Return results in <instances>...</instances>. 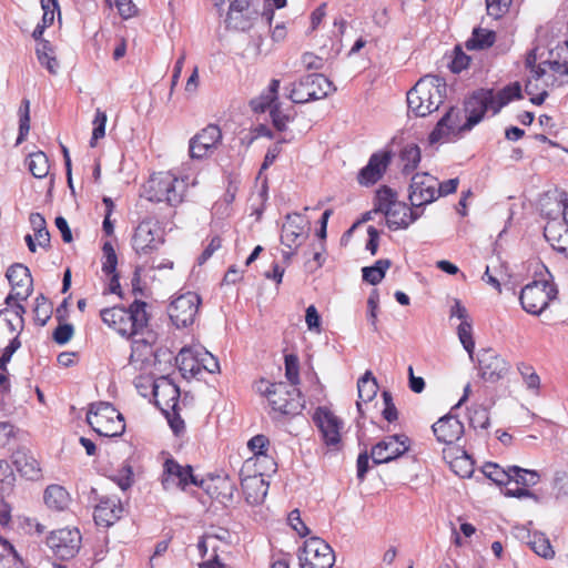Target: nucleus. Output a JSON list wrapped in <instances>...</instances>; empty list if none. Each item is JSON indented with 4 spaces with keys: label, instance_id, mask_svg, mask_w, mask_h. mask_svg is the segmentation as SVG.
<instances>
[{
    "label": "nucleus",
    "instance_id": "f257e3e1",
    "mask_svg": "<svg viewBox=\"0 0 568 568\" xmlns=\"http://www.w3.org/2000/svg\"><path fill=\"white\" fill-rule=\"evenodd\" d=\"M536 62V50H531L526 57L531 79L527 81L525 90L531 95L530 101L540 105L548 95L545 88L561 85L568 75V41L550 50L547 60L538 64Z\"/></svg>",
    "mask_w": 568,
    "mask_h": 568
},
{
    "label": "nucleus",
    "instance_id": "f03ea898",
    "mask_svg": "<svg viewBox=\"0 0 568 568\" xmlns=\"http://www.w3.org/2000/svg\"><path fill=\"white\" fill-rule=\"evenodd\" d=\"M447 94V84L438 75L427 74L407 92L408 109L416 116H426L438 110Z\"/></svg>",
    "mask_w": 568,
    "mask_h": 568
},
{
    "label": "nucleus",
    "instance_id": "7ed1b4c3",
    "mask_svg": "<svg viewBox=\"0 0 568 568\" xmlns=\"http://www.w3.org/2000/svg\"><path fill=\"white\" fill-rule=\"evenodd\" d=\"M145 308V302L134 301L128 308L121 306L103 308L100 316L105 325L129 338L138 336L141 329L145 328L149 322Z\"/></svg>",
    "mask_w": 568,
    "mask_h": 568
},
{
    "label": "nucleus",
    "instance_id": "20e7f679",
    "mask_svg": "<svg viewBox=\"0 0 568 568\" xmlns=\"http://www.w3.org/2000/svg\"><path fill=\"white\" fill-rule=\"evenodd\" d=\"M255 390L266 397L274 413L282 416H296L304 408V399L300 389L284 382L270 383L260 379L254 385Z\"/></svg>",
    "mask_w": 568,
    "mask_h": 568
},
{
    "label": "nucleus",
    "instance_id": "39448f33",
    "mask_svg": "<svg viewBox=\"0 0 568 568\" xmlns=\"http://www.w3.org/2000/svg\"><path fill=\"white\" fill-rule=\"evenodd\" d=\"M186 184L170 172L153 174L143 185L142 195L151 202H166L175 206L183 201Z\"/></svg>",
    "mask_w": 568,
    "mask_h": 568
},
{
    "label": "nucleus",
    "instance_id": "423d86ee",
    "mask_svg": "<svg viewBox=\"0 0 568 568\" xmlns=\"http://www.w3.org/2000/svg\"><path fill=\"white\" fill-rule=\"evenodd\" d=\"M87 420L100 436L116 437L125 430L123 416L110 403L99 402L92 404L87 415Z\"/></svg>",
    "mask_w": 568,
    "mask_h": 568
},
{
    "label": "nucleus",
    "instance_id": "0eeeda50",
    "mask_svg": "<svg viewBox=\"0 0 568 568\" xmlns=\"http://www.w3.org/2000/svg\"><path fill=\"white\" fill-rule=\"evenodd\" d=\"M558 291L554 283L548 281H534L520 292L521 307L531 315H539L549 303L557 297Z\"/></svg>",
    "mask_w": 568,
    "mask_h": 568
},
{
    "label": "nucleus",
    "instance_id": "6e6552de",
    "mask_svg": "<svg viewBox=\"0 0 568 568\" xmlns=\"http://www.w3.org/2000/svg\"><path fill=\"white\" fill-rule=\"evenodd\" d=\"M332 82L320 73L307 74L292 84L290 99L294 103H306L312 100H320L334 91Z\"/></svg>",
    "mask_w": 568,
    "mask_h": 568
},
{
    "label": "nucleus",
    "instance_id": "1a4fd4ad",
    "mask_svg": "<svg viewBox=\"0 0 568 568\" xmlns=\"http://www.w3.org/2000/svg\"><path fill=\"white\" fill-rule=\"evenodd\" d=\"M163 232L151 220H143L135 227L131 239V245L140 257L149 256L156 252L163 244Z\"/></svg>",
    "mask_w": 568,
    "mask_h": 568
},
{
    "label": "nucleus",
    "instance_id": "9d476101",
    "mask_svg": "<svg viewBox=\"0 0 568 568\" xmlns=\"http://www.w3.org/2000/svg\"><path fill=\"white\" fill-rule=\"evenodd\" d=\"M130 338H132V346L129 364L136 371L148 369L155 359V333L149 329L146 325L138 336H131Z\"/></svg>",
    "mask_w": 568,
    "mask_h": 568
},
{
    "label": "nucleus",
    "instance_id": "9b49d317",
    "mask_svg": "<svg viewBox=\"0 0 568 568\" xmlns=\"http://www.w3.org/2000/svg\"><path fill=\"white\" fill-rule=\"evenodd\" d=\"M463 118V110L450 106L430 132L429 143H447L458 139L462 132L467 131Z\"/></svg>",
    "mask_w": 568,
    "mask_h": 568
},
{
    "label": "nucleus",
    "instance_id": "f8f14e48",
    "mask_svg": "<svg viewBox=\"0 0 568 568\" xmlns=\"http://www.w3.org/2000/svg\"><path fill=\"white\" fill-rule=\"evenodd\" d=\"M82 536L78 528H61L50 532L47 545L61 560L73 558L81 548Z\"/></svg>",
    "mask_w": 568,
    "mask_h": 568
},
{
    "label": "nucleus",
    "instance_id": "ddd939ff",
    "mask_svg": "<svg viewBox=\"0 0 568 568\" xmlns=\"http://www.w3.org/2000/svg\"><path fill=\"white\" fill-rule=\"evenodd\" d=\"M302 568H332L335 556L332 547L323 539L314 537L304 542L298 556Z\"/></svg>",
    "mask_w": 568,
    "mask_h": 568
},
{
    "label": "nucleus",
    "instance_id": "4468645a",
    "mask_svg": "<svg viewBox=\"0 0 568 568\" xmlns=\"http://www.w3.org/2000/svg\"><path fill=\"white\" fill-rule=\"evenodd\" d=\"M494 90L480 89L475 91L465 103L463 114H466L465 126L466 130H471L478 124L487 112L493 115L497 114L500 110H495Z\"/></svg>",
    "mask_w": 568,
    "mask_h": 568
},
{
    "label": "nucleus",
    "instance_id": "2eb2a0df",
    "mask_svg": "<svg viewBox=\"0 0 568 568\" xmlns=\"http://www.w3.org/2000/svg\"><path fill=\"white\" fill-rule=\"evenodd\" d=\"M510 363L493 348H481L477 354L479 376L488 383H497L510 371Z\"/></svg>",
    "mask_w": 568,
    "mask_h": 568
},
{
    "label": "nucleus",
    "instance_id": "dca6fc26",
    "mask_svg": "<svg viewBox=\"0 0 568 568\" xmlns=\"http://www.w3.org/2000/svg\"><path fill=\"white\" fill-rule=\"evenodd\" d=\"M201 297L194 292H186L175 297L169 306V316L173 324L180 327H186L194 323Z\"/></svg>",
    "mask_w": 568,
    "mask_h": 568
},
{
    "label": "nucleus",
    "instance_id": "f3484780",
    "mask_svg": "<svg viewBox=\"0 0 568 568\" xmlns=\"http://www.w3.org/2000/svg\"><path fill=\"white\" fill-rule=\"evenodd\" d=\"M222 142V131L216 124H209L189 141V154L193 160L210 156Z\"/></svg>",
    "mask_w": 568,
    "mask_h": 568
},
{
    "label": "nucleus",
    "instance_id": "a211bd4d",
    "mask_svg": "<svg viewBox=\"0 0 568 568\" xmlns=\"http://www.w3.org/2000/svg\"><path fill=\"white\" fill-rule=\"evenodd\" d=\"M438 180L428 173H416L409 185V201L413 207L420 209L437 200Z\"/></svg>",
    "mask_w": 568,
    "mask_h": 568
},
{
    "label": "nucleus",
    "instance_id": "6ab92c4d",
    "mask_svg": "<svg viewBox=\"0 0 568 568\" xmlns=\"http://www.w3.org/2000/svg\"><path fill=\"white\" fill-rule=\"evenodd\" d=\"M409 448V438L405 435H390L373 446L371 457L375 464L389 463L404 455Z\"/></svg>",
    "mask_w": 568,
    "mask_h": 568
},
{
    "label": "nucleus",
    "instance_id": "aec40b11",
    "mask_svg": "<svg viewBox=\"0 0 568 568\" xmlns=\"http://www.w3.org/2000/svg\"><path fill=\"white\" fill-rule=\"evenodd\" d=\"M190 484L201 486L190 465L182 466L174 459H166L163 466L162 485L169 490L173 487L185 489Z\"/></svg>",
    "mask_w": 568,
    "mask_h": 568
},
{
    "label": "nucleus",
    "instance_id": "412c9836",
    "mask_svg": "<svg viewBox=\"0 0 568 568\" xmlns=\"http://www.w3.org/2000/svg\"><path fill=\"white\" fill-rule=\"evenodd\" d=\"M7 278L12 292L7 296L6 304L10 305L13 300H27L32 292V277L27 266L14 264L7 271Z\"/></svg>",
    "mask_w": 568,
    "mask_h": 568
},
{
    "label": "nucleus",
    "instance_id": "4be33fe9",
    "mask_svg": "<svg viewBox=\"0 0 568 568\" xmlns=\"http://www.w3.org/2000/svg\"><path fill=\"white\" fill-rule=\"evenodd\" d=\"M153 395L156 406L163 414L179 409L180 388L166 376L154 381Z\"/></svg>",
    "mask_w": 568,
    "mask_h": 568
},
{
    "label": "nucleus",
    "instance_id": "5701e85b",
    "mask_svg": "<svg viewBox=\"0 0 568 568\" xmlns=\"http://www.w3.org/2000/svg\"><path fill=\"white\" fill-rule=\"evenodd\" d=\"M326 445L335 446L341 440L342 422L326 407H318L313 416Z\"/></svg>",
    "mask_w": 568,
    "mask_h": 568
},
{
    "label": "nucleus",
    "instance_id": "b1692460",
    "mask_svg": "<svg viewBox=\"0 0 568 568\" xmlns=\"http://www.w3.org/2000/svg\"><path fill=\"white\" fill-rule=\"evenodd\" d=\"M392 156L389 152H377L371 155L368 163L357 174V182L363 186L377 183L386 172Z\"/></svg>",
    "mask_w": 568,
    "mask_h": 568
},
{
    "label": "nucleus",
    "instance_id": "393cba45",
    "mask_svg": "<svg viewBox=\"0 0 568 568\" xmlns=\"http://www.w3.org/2000/svg\"><path fill=\"white\" fill-rule=\"evenodd\" d=\"M307 236V222L298 213L287 214L282 226L281 241L285 246L298 247Z\"/></svg>",
    "mask_w": 568,
    "mask_h": 568
},
{
    "label": "nucleus",
    "instance_id": "a878e982",
    "mask_svg": "<svg viewBox=\"0 0 568 568\" xmlns=\"http://www.w3.org/2000/svg\"><path fill=\"white\" fill-rule=\"evenodd\" d=\"M270 471H263L262 468L255 469L253 475H247L242 478L241 486L245 500L251 505L261 504L268 490V483L264 479V476Z\"/></svg>",
    "mask_w": 568,
    "mask_h": 568
},
{
    "label": "nucleus",
    "instance_id": "bb28decb",
    "mask_svg": "<svg viewBox=\"0 0 568 568\" xmlns=\"http://www.w3.org/2000/svg\"><path fill=\"white\" fill-rule=\"evenodd\" d=\"M247 446L253 453V457L246 462V467L253 462L254 466L262 468L263 471H275L276 463L274 458L268 455L270 440L266 436L256 435L252 437Z\"/></svg>",
    "mask_w": 568,
    "mask_h": 568
},
{
    "label": "nucleus",
    "instance_id": "cd10ccee",
    "mask_svg": "<svg viewBox=\"0 0 568 568\" xmlns=\"http://www.w3.org/2000/svg\"><path fill=\"white\" fill-rule=\"evenodd\" d=\"M123 514V506L118 497H103L94 508V521L99 526L110 527Z\"/></svg>",
    "mask_w": 568,
    "mask_h": 568
},
{
    "label": "nucleus",
    "instance_id": "c85d7f7f",
    "mask_svg": "<svg viewBox=\"0 0 568 568\" xmlns=\"http://www.w3.org/2000/svg\"><path fill=\"white\" fill-rule=\"evenodd\" d=\"M432 428L437 440L447 445L455 443L464 434L463 423L452 415L439 418Z\"/></svg>",
    "mask_w": 568,
    "mask_h": 568
},
{
    "label": "nucleus",
    "instance_id": "c756f323",
    "mask_svg": "<svg viewBox=\"0 0 568 568\" xmlns=\"http://www.w3.org/2000/svg\"><path fill=\"white\" fill-rule=\"evenodd\" d=\"M423 211L419 209H410L405 203L398 201V203L384 215L387 226L392 230H398L407 229L412 223L420 217Z\"/></svg>",
    "mask_w": 568,
    "mask_h": 568
},
{
    "label": "nucleus",
    "instance_id": "7c9ffc66",
    "mask_svg": "<svg viewBox=\"0 0 568 568\" xmlns=\"http://www.w3.org/2000/svg\"><path fill=\"white\" fill-rule=\"evenodd\" d=\"M12 459L21 476L30 480H37L41 477L40 464L30 450L19 448L13 453Z\"/></svg>",
    "mask_w": 568,
    "mask_h": 568
},
{
    "label": "nucleus",
    "instance_id": "2f4dec72",
    "mask_svg": "<svg viewBox=\"0 0 568 568\" xmlns=\"http://www.w3.org/2000/svg\"><path fill=\"white\" fill-rule=\"evenodd\" d=\"M43 499L48 508L55 511L65 510L71 503L70 494L60 485H49L44 490Z\"/></svg>",
    "mask_w": 568,
    "mask_h": 568
},
{
    "label": "nucleus",
    "instance_id": "473e14b6",
    "mask_svg": "<svg viewBox=\"0 0 568 568\" xmlns=\"http://www.w3.org/2000/svg\"><path fill=\"white\" fill-rule=\"evenodd\" d=\"M358 400L357 410L362 414V403L371 402L377 394L378 385L372 372L367 371L357 382Z\"/></svg>",
    "mask_w": 568,
    "mask_h": 568
},
{
    "label": "nucleus",
    "instance_id": "72a5a7b5",
    "mask_svg": "<svg viewBox=\"0 0 568 568\" xmlns=\"http://www.w3.org/2000/svg\"><path fill=\"white\" fill-rule=\"evenodd\" d=\"M24 327V320L16 316V318H10L8 316V312L6 310H0V344L6 339H11L10 337L20 335Z\"/></svg>",
    "mask_w": 568,
    "mask_h": 568
},
{
    "label": "nucleus",
    "instance_id": "f704fd0d",
    "mask_svg": "<svg viewBox=\"0 0 568 568\" xmlns=\"http://www.w3.org/2000/svg\"><path fill=\"white\" fill-rule=\"evenodd\" d=\"M397 203V192L386 185H383L376 191L373 212L386 214L387 211L394 207Z\"/></svg>",
    "mask_w": 568,
    "mask_h": 568
},
{
    "label": "nucleus",
    "instance_id": "c9c22d12",
    "mask_svg": "<svg viewBox=\"0 0 568 568\" xmlns=\"http://www.w3.org/2000/svg\"><path fill=\"white\" fill-rule=\"evenodd\" d=\"M36 53L39 62L43 65L51 74H55L59 69V62L55 58L54 49L47 40L39 41Z\"/></svg>",
    "mask_w": 568,
    "mask_h": 568
},
{
    "label": "nucleus",
    "instance_id": "e433bc0d",
    "mask_svg": "<svg viewBox=\"0 0 568 568\" xmlns=\"http://www.w3.org/2000/svg\"><path fill=\"white\" fill-rule=\"evenodd\" d=\"M496 34L494 31L475 28L471 37L466 41L465 47L467 50H484L494 44Z\"/></svg>",
    "mask_w": 568,
    "mask_h": 568
},
{
    "label": "nucleus",
    "instance_id": "4c0bfd02",
    "mask_svg": "<svg viewBox=\"0 0 568 568\" xmlns=\"http://www.w3.org/2000/svg\"><path fill=\"white\" fill-rule=\"evenodd\" d=\"M280 89V81L273 79L268 85L266 92H263L257 99L251 102V105L256 112H264L266 109L274 108L277 100V93Z\"/></svg>",
    "mask_w": 568,
    "mask_h": 568
},
{
    "label": "nucleus",
    "instance_id": "58836bf2",
    "mask_svg": "<svg viewBox=\"0 0 568 568\" xmlns=\"http://www.w3.org/2000/svg\"><path fill=\"white\" fill-rule=\"evenodd\" d=\"M390 265V260L381 258L376 261L374 265L363 267V280L372 285L381 283Z\"/></svg>",
    "mask_w": 568,
    "mask_h": 568
},
{
    "label": "nucleus",
    "instance_id": "ea45409f",
    "mask_svg": "<svg viewBox=\"0 0 568 568\" xmlns=\"http://www.w3.org/2000/svg\"><path fill=\"white\" fill-rule=\"evenodd\" d=\"M30 173L37 179H43L49 173V160L42 151L31 153L27 159Z\"/></svg>",
    "mask_w": 568,
    "mask_h": 568
},
{
    "label": "nucleus",
    "instance_id": "a19ab883",
    "mask_svg": "<svg viewBox=\"0 0 568 568\" xmlns=\"http://www.w3.org/2000/svg\"><path fill=\"white\" fill-rule=\"evenodd\" d=\"M511 483L518 486L532 487L540 480V475L536 470L510 466Z\"/></svg>",
    "mask_w": 568,
    "mask_h": 568
},
{
    "label": "nucleus",
    "instance_id": "79ce46f5",
    "mask_svg": "<svg viewBox=\"0 0 568 568\" xmlns=\"http://www.w3.org/2000/svg\"><path fill=\"white\" fill-rule=\"evenodd\" d=\"M250 4L251 0H234L230 4V10L227 13V21L232 23L235 28L246 29L250 26L245 22L240 21V16L244 13H250Z\"/></svg>",
    "mask_w": 568,
    "mask_h": 568
},
{
    "label": "nucleus",
    "instance_id": "37998d69",
    "mask_svg": "<svg viewBox=\"0 0 568 568\" xmlns=\"http://www.w3.org/2000/svg\"><path fill=\"white\" fill-rule=\"evenodd\" d=\"M483 473L497 485H508L511 483L510 466L504 468L496 463H486L483 466Z\"/></svg>",
    "mask_w": 568,
    "mask_h": 568
},
{
    "label": "nucleus",
    "instance_id": "c03bdc74",
    "mask_svg": "<svg viewBox=\"0 0 568 568\" xmlns=\"http://www.w3.org/2000/svg\"><path fill=\"white\" fill-rule=\"evenodd\" d=\"M403 172L409 173L415 170L420 162V149L416 144H407L400 152Z\"/></svg>",
    "mask_w": 568,
    "mask_h": 568
},
{
    "label": "nucleus",
    "instance_id": "a18cd8bd",
    "mask_svg": "<svg viewBox=\"0 0 568 568\" xmlns=\"http://www.w3.org/2000/svg\"><path fill=\"white\" fill-rule=\"evenodd\" d=\"M469 425L474 429H487L489 427V414L483 405H473L468 409Z\"/></svg>",
    "mask_w": 568,
    "mask_h": 568
},
{
    "label": "nucleus",
    "instance_id": "49530a36",
    "mask_svg": "<svg viewBox=\"0 0 568 568\" xmlns=\"http://www.w3.org/2000/svg\"><path fill=\"white\" fill-rule=\"evenodd\" d=\"M528 545L531 548V550H534V552H536L538 556L542 558H552L555 555L552 547L549 542V539L546 538V536L542 534H534L530 537Z\"/></svg>",
    "mask_w": 568,
    "mask_h": 568
},
{
    "label": "nucleus",
    "instance_id": "de8ad7c7",
    "mask_svg": "<svg viewBox=\"0 0 568 568\" xmlns=\"http://www.w3.org/2000/svg\"><path fill=\"white\" fill-rule=\"evenodd\" d=\"M520 92L521 89L518 83L507 85L498 92L494 91V99L496 101L494 105L495 110H500L514 99L520 98Z\"/></svg>",
    "mask_w": 568,
    "mask_h": 568
},
{
    "label": "nucleus",
    "instance_id": "09e8293b",
    "mask_svg": "<svg viewBox=\"0 0 568 568\" xmlns=\"http://www.w3.org/2000/svg\"><path fill=\"white\" fill-rule=\"evenodd\" d=\"M176 363L183 372L195 375L200 371V361L193 356L191 349L182 348L176 356Z\"/></svg>",
    "mask_w": 568,
    "mask_h": 568
},
{
    "label": "nucleus",
    "instance_id": "8fccbe9b",
    "mask_svg": "<svg viewBox=\"0 0 568 568\" xmlns=\"http://www.w3.org/2000/svg\"><path fill=\"white\" fill-rule=\"evenodd\" d=\"M517 369L521 375L526 387L537 394L540 387V378L534 367L526 363H519L517 365Z\"/></svg>",
    "mask_w": 568,
    "mask_h": 568
},
{
    "label": "nucleus",
    "instance_id": "3c124183",
    "mask_svg": "<svg viewBox=\"0 0 568 568\" xmlns=\"http://www.w3.org/2000/svg\"><path fill=\"white\" fill-rule=\"evenodd\" d=\"M457 334L463 347L468 353L469 357L473 359L475 342L473 339L471 334V323L469 321L460 322L457 328Z\"/></svg>",
    "mask_w": 568,
    "mask_h": 568
},
{
    "label": "nucleus",
    "instance_id": "603ef678",
    "mask_svg": "<svg viewBox=\"0 0 568 568\" xmlns=\"http://www.w3.org/2000/svg\"><path fill=\"white\" fill-rule=\"evenodd\" d=\"M108 121L106 113L100 109L95 110V115L92 121L93 131L90 140V145L93 148L97 144V141L104 138L105 135V124Z\"/></svg>",
    "mask_w": 568,
    "mask_h": 568
},
{
    "label": "nucleus",
    "instance_id": "864d4df0",
    "mask_svg": "<svg viewBox=\"0 0 568 568\" xmlns=\"http://www.w3.org/2000/svg\"><path fill=\"white\" fill-rule=\"evenodd\" d=\"M567 224H561L557 220L548 221L544 227V235L547 242L552 246L554 243L559 242L564 235V230H567Z\"/></svg>",
    "mask_w": 568,
    "mask_h": 568
},
{
    "label": "nucleus",
    "instance_id": "5fc2aeb1",
    "mask_svg": "<svg viewBox=\"0 0 568 568\" xmlns=\"http://www.w3.org/2000/svg\"><path fill=\"white\" fill-rule=\"evenodd\" d=\"M19 136L17 142H22L30 130V101L24 99L20 106Z\"/></svg>",
    "mask_w": 568,
    "mask_h": 568
},
{
    "label": "nucleus",
    "instance_id": "6e6d98bb",
    "mask_svg": "<svg viewBox=\"0 0 568 568\" xmlns=\"http://www.w3.org/2000/svg\"><path fill=\"white\" fill-rule=\"evenodd\" d=\"M103 251V263H102V271L105 274H112L115 272L116 264H118V257L115 254V251L113 248V245L110 242H105L102 247Z\"/></svg>",
    "mask_w": 568,
    "mask_h": 568
},
{
    "label": "nucleus",
    "instance_id": "4d7b16f0",
    "mask_svg": "<svg viewBox=\"0 0 568 568\" xmlns=\"http://www.w3.org/2000/svg\"><path fill=\"white\" fill-rule=\"evenodd\" d=\"M285 376L288 381L287 385H293L297 387L300 383V374H298V359L295 355H286L285 356Z\"/></svg>",
    "mask_w": 568,
    "mask_h": 568
},
{
    "label": "nucleus",
    "instance_id": "13d9d810",
    "mask_svg": "<svg viewBox=\"0 0 568 568\" xmlns=\"http://www.w3.org/2000/svg\"><path fill=\"white\" fill-rule=\"evenodd\" d=\"M513 0H486L487 13L494 19L501 18L509 9Z\"/></svg>",
    "mask_w": 568,
    "mask_h": 568
},
{
    "label": "nucleus",
    "instance_id": "bf43d9fd",
    "mask_svg": "<svg viewBox=\"0 0 568 568\" xmlns=\"http://www.w3.org/2000/svg\"><path fill=\"white\" fill-rule=\"evenodd\" d=\"M471 58L467 55L460 47H456L454 50V58L450 63V70L454 73H459L463 70L467 69L470 63Z\"/></svg>",
    "mask_w": 568,
    "mask_h": 568
},
{
    "label": "nucleus",
    "instance_id": "052dcab7",
    "mask_svg": "<svg viewBox=\"0 0 568 568\" xmlns=\"http://www.w3.org/2000/svg\"><path fill=\"white\" fill-rule=\"evenodd\" d=\"M16 480L14 473L7 460H0V485L1 490L10 489Z\"/></svg>",
    "mask_w": 568,
    "mask_h": 568
},
{
    "label": "nucleus",
    "instance_id": "680f3d73",
    "mask_svg": "<svg viewBox=\"0 0 568 568\" xmlns=\"http://www.w3.org/2000/svg\"><path fill=\"white\" fill-rule=\"evenodd\" d=\"M452 467L460 477H468L473 474V462L468 456L456 458L452 463Z\"/></svg>",
    "mask_w": 568,
    "mask_h": 568
},
{
    "label": "nucleus",
    "instance_id": "e2e57ef3",
    "mask_svg": "<svg viewBox=\"0 0 568 568\" xmlns=\"http://www.w3.org/2000/svg\"><path fill=\"white\" fill-rule=\"evenodd\" d=\"M219 546L215 545V538L211 532H206L197 542V550L202 557H204L209 550L213 551V555L217 554Z\"/></svg>",
    "mask_w": 568,
    "mask_h": 568
},
{
    "label": "nucleus",
    "instance_id": "0e129e2a",
    "mask_svg": "<svg viewBox=\"0 0 568 568\" xmlns=\"http://www.w3.org/2000/svg\"><path fill=\"white\" fill-rule=\"evenodd\" d=\"M41 7L43 9L41 24L49 27L53 23L54 11L58 8V2L57 0H41Z\"/></svg>",
    "mask_w": 568,
    "mask_h": 568
},
{
    "label": "nucleus",
    "instance_id": "69168bd1",
    "mask_svg": "<svg viewBox=\"0 0 568 568\" xmlns=\"http://www.w3.org/2000/svg\"><path fill=\"white\" fill-rule=\"evenodd\" d=\"M21 343L18 336H13L10 339L9 345L4 348L2 356L0 357V367L2 371H7V364L10 362L12 355L20 348Z\"/></svg>",
    "mask_w": 568,
    "mask_h": 568
},
{
    "label": "nucleus",
    "instance_id": "338daca9",
    "mask_svg": "<svg viewBox=\"0 0 568 568\" xmlns=\"http://www.w3.org/2000/svg\"><path fill=\"white\" fill-rule=\"evenodd\" d=\"M73 336V326L71 324L59 325L53 332V339L60 344H67Z\"/></svg>",
    "mask_w": 568,
    "mask_h": 568
},
{
    "label": "nucleus",
    "instance_id": "774afa93",
    "mask_svg": "<svg viewBox=\"0 0 568 568\" xmlns=\"http://www.w3.org/2000/svg\"><path fill=\"white\" fill-rule=\"evenodd\" d=\"M270 113H271V118H272L274 126L278 131H284L286 129V125L290 122L291 118L281 111L278 104H275L274 108L271 109Z\"/></svg>",
    "mask_w": 568,
    "mask_h": 568
}]
</instances>
